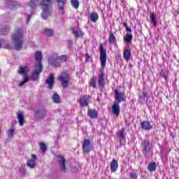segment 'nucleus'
Wrapping results in <instances>:
<instances>
[{"mask_svg": "<svg viewBox=\"0 0 179 179\" xmlns=\"http://www.w3.org/2000/svg\"><path fill=\"white\" fill-rule=\"evenodd\" d=\"M123 26H124L125 28H127V27H128V24H127V22H124V23H123Z\"/></svg>", "mask_w": 179, "mask_h": 179, "instance_id": "obj_48", "label": "nucleus"}, {"mask_svg": "<svg viewBox=\"0 0 179 179\" xmlns=\"http://www.w3.org/2000/svg\"><path fill=\"white\" fill-rule=\"evenodd\" d=\"M47 114V110L44 108H41L38 110V111L36 113V117L38 118V120H41L45 117V115Z\"/></svg>", "mask_w": 179, "mask_h": 179, "instance_id": "obj_16", "label": "nucleus"}, {"mask_svg": "<svg viewBox=\"0 0 179 179\" xmlns=\"http://www.w3.org/2000/svg\"><path fill=\"white\" fill-rule=\"evenodd\" d=\"M48 64L51 66H54V68H58L59 66V57H58L57 53H54L50 57Z\"/></svg>", "mask_w": 179, "mask_h": 179, "instance_id": "obj_7", "label": "nucleus"}, {"mask_svg": "<svg viewBox=\"0 0 179 179\" xmlns=\"http://www.w3.org/2000/svg\"><path fill=\"white\" fill-rule=\"evenodd\" d=\"M43 34H45L46 37H52L54 36V29L45 28L43 29Z\"/></svg>", "mask_w": 179, "mask_h": 179, "instance_id": "obj_26", "label": "nucleus"}, {"mask_svg": "<svg viewBox=\"0 0 179 179\" xmlns=\"http://www.w3.org/2000/svg\"><path fill=\"white\" fill-rule=\"evenodd\" d=\"M66 62L68 61V56L67 55H62L59 57V62Z\"/></svg>", "mask_w": 179, "mask_h": 179, "instance_id": "obj_37", "label": "nucleus"}, {"mask_svg": "<svg viewBox=\"0 0 179 179\" xmlns=\"http://www.w3.org/2000/svg\"><path fill=\"white\" fill-rule=\"evenodd\" d=\"M35 59L37 61V64H35V66H43L41 63L43 61V53L40 51L36 52L35 55Z\"/></svg>", "mask_w": 179, "mask_h": 179, "instance_id": "obj_14", "label": "nucleus"}, {"mask_svg": "<svg viewBox=\"0 0 179 179\" xmlns=\"http://www.w3.org/2000/svg\"><path fill=\"white\" fill-rule=\"evenodd\" d=\"M66 79V74L65 73H63V76H59L58 78V80H60L62 82V85L65 89L66 87H68V83L69 81Z\"/></svg>", "mask_w": 179, "mask_h": 179, "instance_id": "obj_19", "label": "nucleus"}, {"mask_svg": "<svg viewBox=\"0 0 179 179\" xmlns=\"http://www.w3.org/2000/svg\"><path fill=\"white\" fill-rule=\"evenodd\" d=\"M38 5H40V0H30L27 3V6L29 8L30 14H28L27 15V23H29L30 22L31 17L34 15L36 10L38 7Z\"/></svg>", "mask_w": 179, "mask_h": 179, "instance_id": "obj_4", "label": "nucleus"}, {"mask_svg": "<svg viewBox=\"0 0 179 179\" xmlns=\"http://www.w3.org/2000/svg\"><path fill=\"white\" fill-rule=\"evenodd\" d=\"M27 165L31 169H34V167H36V161L34 159H29L27 162Z\"/></svg>", "mask_w": 179, "mask_h": 179, "instance_id": "obj_34", "label": "nucleus"}, {"mask_svg": "<svg viewBox=\"0 0 179 179\" xmlns=\"http://www.w3.org/2000/svg\"><path fill=\"white\" fill-rule=\"evenodd\" d=\"M108 41L109 44H115V43H117V38H115V35H114V33L110 32L109 34V38L108 39Z\"/></svg>", "mask_w": 179, "mask_h": 179, "instance_id": "obj_27", "label": "nucleus"}, {"mask_svg": "<svg viewBox=\"0 0 179 179\" xmlns=\"http://www.w3.org/2000/svg\"><path fill=\"white\" fill-rule=\"evenodd\" d=\"M131 50L125 48L123 52V58L125 61H129L131 59Z\"/></svg>", "mask_w": 179, "mask_h": 179, "instance_id": "obj_23", "label": "nucleus"}, {"mask_svg": "<svg viewBox=\"0 0 179 179\" xmlns=\"http://www.w3.org/2000/svg\"><path fill=\"white\" fill-rule=\"evenodd\" d=\"M110 170L112 173H115L118 170V162L115 159H113L110 163Z\"/></svg>", "mask_w": 179, "mask_h": 179, "instance_id": "obj_22", "label": "nucleus"}, {"mask_svg": "<svg viewBox=\"0 0 179 179\" xmlns=\"http://www.w3.org/2000/svg\"><path fill=\"white\" fill-rule=\"evenodd\" d=\"M77 101L80 103L81 107H87L90 101V95H82L80 99H77Z\"/></svg>", "mask_w": 179, "mask_h": 179, "instance_id": "obj_8", "label": "nucleus"}, {"mask_svg": "<svg viewBox=\"0 0 179 179\" xmlns=\"http://www.w3.org/2000/svg\"><path fill=\"white\" fill-rule=\"evenodd\" d=\"M7 5L8 8H14L15 9H16V8H20V5L16 1H8L7 2Z\"/></svg>", "mask_w": 179, "mask_h": 179, "instance_id": "obj_32", "label": "nucleus"}, {"mask_svg": "<svg viewBox=\"0 0 179 179\" xmlns=\"http://www.w3.org/2000/svg\"><path fill=\"white\" fill-rule=\"evenodd\" d=\"M59 166L60 167V170L61 171H62V173H66V161H65V158H64V157H62V155H59Z\"/></svg>", "mask_w": 179, "mask_h": 179, "instance_id": "obj_10", "label": "nucleus"}, {"mask_svg": "<svg viewBox=\"0 0 179 179\" xmlns=\"http://www.w3.org/2000/svg\"><path fill=\"white\" fill-rule=\"evenodd\" d=\"M31 157H32V159H31V160H34L36 162V155L32 154Z\"/></svg>", "mask_w": 179, "mask_h": 179, "instance_id": "obj_46", "label": "nucleus"}, {"mask_svg": "<svg viewBox=\"0 0 179 179\" xmlns=\"http://www.w3.org/2000/svg\"><path fill=\"white\" fill-rule=\"evenodd\" d=\"M83 149L85 153L90 152V140L85 139L83 143Z\"/></svg>", "mask_w": 179, "mask_h": 179, "instance_id": "obj_17", "label": "nucleus"}, {"mask_svg": "<svg viewBox=\"0 0 179 179\" xmlns=\"http://www.w3.org/2000/svg\"><path fill=\"white\" fill-rule=\"evenodd\" d=\"M13 134H15V129L11 127L7 131V135L8 138H13Z\"/></svg>", "mask_w": 179, "mask_h": 179, "instance_id": "obj_36", "label": "nucleus"}, {"mask_svg": "<svg viewBox=\"0 0 179 179\" xmlns=\"http://www.w3.org/2000/svg\"><path fill=\"white\" fill-rule=\"evenodd\" d=\"M125 127L126 128L129 127V123L128 122V120H125Z\"/></svg>", "mask_w": 179, "mask_h": 179, "instance_id": "obj_45", "label": "nucleus"}, {"mask_svg": "<svg viewBox=\"0 0 179 179\" xmlns=\"http://www.w3.org/2000/svg\"><path fill=\"white\" fill-rule=\"evenodd\" d=\"M73 34H74L75 37L79 38L83 36V32L79 28V27H75L73 28Z\"/></svg>", "mask_w": 179, "mask_h": 179, "instance_id": "obj_21", "label": "nucleus"}, {"mask_svg": "<svg viewBox=\"0 0 179 179\" xmlns=\"http://www.w3.org/2000/svg\"><path fill=\"white\" fill-rule=\"evenodd\" d=\"M6 31H9V28H7V29H6Z\"/></svg>", "mask_w": 179, "mask_h": 179, "instance_id": "obj_50", "label": "nucleus"}, {"mask_svg": "<svg viewBox=\"0 0 179 179\" xmlns=\"http://www.w3.org/2000/svg\"><path fill=\"white\" fill-rule=\"evenodd\" d=\"M98 83L101 89H104V86L106 85V80L104 79V72L102 71H101V73L98 76Z\"/></svg>", "mask_w": 179, "mask_h": 179, "instance_id": "obj_13", "label": "nucleus"}, {"mask_svg": "<svg viewBox=\"0 0 179 179\" xmlns=\"http://www.w3.org/2000/svg\"><path fill=\"white\" fill-rule=\"evenodd\" d=\"M85 58L86 59H90V55H89V54H85Z\"/></svg>", "mask_w": 179, "mask_h": 179, "instance_id": "obj_47", "label": "nucleus"}, {"mask_svg": "<svg viewBox=\"0 0 179 179\" xmlns=\"http://www.w3.org/2000/svg\"><path fill=\"white\" fill-rule=\"evenodd\" d=\"M58 3L59 12L60 15H64V3H65V0H56Z\"/></svg>", "mask_w": 179, "mask_h": 179, "instance_id": "obj_25", "label": "nucleus"}, {"mask_svg": "<svg viewBox=\"0 0 179 179\" xmlns=\"http://www.w3.org/2000/svg\"><path fill=\"white\" fill-rule=\"evenodd\" d=\"M90 85V86L94 87V89L96 88V80L94 78H92Z\"/></svg>", "mask_w": 179, "mask_h": 179, "instance_id": "obj_41", "label": "nucleus"}, {"mask_svg": "<svg viewBox=\"0 0 179 179\" xmlns=\"http://www.w3.org/2000/svg\"><path fill=\"white\" fill-rule=\"evenodd\" d=\"M52 99L53 103H56V104H58V103H59V101H61V97L57 93L53 94V95L52 96Z\"/></svg>", "mask_w": 179, "mask_h": 179, "instance_id": "obj_33", "label": "nucleus"}, {"mask_svg": "<svg viewBox=\"0 0 179 179\" xmlns=\"http://www.w3.org/2000/svg\"><path fill=\"white\" fill-rule=\"evenodd\" d=\"M87 115L92 120H96L99 117V112L96 109H88Z\"/></svg>", "mask_w": 179, "mask_h": 179, "instance_id": "obj_18", "label": "nucleus"}, {"mask_svg": "<svg viewBox=\"0 0 179 179\" xmlns=\"http://www.w3.org/2000/svg\"><path fill=\"white\" fill-rule=\"evenodd\" d=\"M141 148L143 150V155L145 157H148V155L150 153V149L152 148V146L150 145V141H149L148 139H144L141 142Z\"/></svg>", "mask_w": 179, "mask_h": 179, "instance_id": "obj_6", "label": "nucleus"}, {"mask_svg": "<svg viewBox=\"0 0 179 179\" xmlns=\"http://www.w3.org/2000/svg\"><path fill=\"white\" fill-rule=\"evenodd\" d=\"M132 38H134V36L132 35V33H127L126 34V36L124 37V41L126 43H132Z\"/></svg>", "mask_w": 179, "mask_h": 179, "instance_id": "obj_31", "label": "nucleus"}, {"mask_svg": "<svg viewBox=\"0 0 179 179\" xmlns=\"http://www.w3.org/2000/svg\"><path fill=\"white\" fill-rule=\"evenodd\" d=\"M28 82H29V78L24 77L23 80L21 83H20L18 86L20 87H22V86H23V85H24V83H27Z\"/></svg>", "mask_w": 179, "mask_h": 179, "instance_id": "obj_39", "label": "nucleus"}, {"mask_svg": "<svg viewBox=\"0 0 179 179\" xmlns=\"http://www.w3.org/2000/svg\"><path fill=\"white\" fill-rule=\"evenodd\" d=\"M165 79L166 80V79H167V77H165Z\"/></svg>", "mask_w": 179, "mask_h": 179, "instance_id": "obj_51", "label": "nucleus"}, {"mask_svg": "<svg viewBox=\"0 0 179 179\" xmlns=\"http://www.w3.org/2000/svg\"><path fill=\"white\" fill-rule=\"evenodd\" d=\"M90 19L91 22H92L93 23H96V22L99 20V15L97 14V13L94 12L90 14Z\"/></svg>", "mask_w": 179, "mask_h": 179, "instance_id": "obj_29", "label": "nucleus"}, {"mask_svg": "<svg viewBox=\"0 0 179 179\" xmlns=\"http://www.w3.org/2000/svg\"><path fill=\"white\" fill-rule=\"evenodd\" d=\"M40 149L44 153L47 150V145L44 143H40Z\"/></svg>", "mask_w": 179, "mask_h": 179, "instance_id": "obj_38", "label": "nucleus"}, {"mask_svg": "<svg viewBox=\"0 0 179 179\" xmlns=\"http://www.w3.org/2000/svg\"><path fill=\"white\" fill-rule=\"evenodd\" d=\"M17 118L18 120V122L20 127H23V124H24V116L22 113V112L17 113Z\"/></svg>", "mask_w": 179, "mask_h": 179, "instance_id": "obj_24", "label": "nucleus"}, {"mask_svg": "<svg viewBox=\"0 0 179 179\" xmlns=\"http://www.w3.org/2000/svg\"><path fill=\"white\" fill-rule=\"evenodd\" d=\"M71 3L73 8H74L75 9H78V8H79V0H71Z\"/></svg>", "mask_w": 179, "mask_h": 179, "instance_id": "obj_35", "label": "nucleus"}, {"mask_svg": "<svg viewBox=\"0 0 179 179\" xmlns=\"http://www.w3.org/2000/svg\"><path fill=\"white\" fill-rule=\"evenodd\" d=\"M129 178L130 179H138V175L135 172H131L129 173Z\"/></svg>", "mask_w": 179, "mask_h": 179, "instance_id": "obj_40", "label": "nucleus"}, {"mask_svg": "<svg viewBox=\"0 0 179 179\" xmlns=\"http://www.w3.org/2000/svg\"><path fill=\"white\" fill-rule=\"evenodd\" d=\"M18 171H20V173H22V174H26L27 171L26 169H24V167L21 166L19 169Z\"/></svg>", "mask_w": 179, "mask_h": 179, "instance_id": "obj_42", "label": "nucleus"}, {"mask_svg": "<svg viewBox=\"0 0 179 179\" xmlns=\"http://www.w3.org/2000/svg\"><path fill=\"white\" fill-rule=\"evenodd\" d=\"M54 0H42L41 2V8L42 9L41 17L44 20H47L51 13H52V3Z\"/></svg>", "mask_w": 179, "mask_h": 179, "instance_id": "obj_3", "label": "nucleus"}, {"mask_svg": "<svg viewBox=\"0 0 179 179\" xmlns=\"http://www.w3.org/2000/svg\"><path fill=\"white\" fill-rule=\"evenodd\" d=\"M143 97H144V99H145V97H148V92H143Z\"/></svg>", "mask_w": 179, "mask_h": 179, "instance_id": "obj_44", "label": "nucleus"}, {"mask_svg": "<svg viewBox=\"0 0 179 179\" xmlns=\"http://www.w3.org/2000/svg\"><path fill=\"white\" fill-rule=\"evenodd\" d=\"M156 169H157L156 162H152L148 164V169L150 173H152V171H156Z\"/></svg>", "mask_w": 179, "mask_h": 179, "instance_id": "obj_28", "label": "nucleus"}, {"mask_svg": "<svg viewBox=\"0 0 179 179\" xmlns=\"http://www.w3.org/2000/svg\"><path fill=\"white\" fill-rule=\"evenodd\" d=\"M141 129L144 131H150V129H153V126L150 124V122L144 120L141 123Z\"/></svg>", "mask_w": 179, "mask_h": 179, "instance_id": "obj_15", "label": "nucleus"}, {"mask_svg": "<svg viewBox=\"0 0 179 179\" xmlns=\"http://www.w3.org/2000/svg\"><path fill=\"white\" fill-rule=\"evenodd\" d=\"M8 49H10V47H8Z\"/></svg>", "mask_w": 179, "mask_h": 179, "instance_id": "obj_52", "label": "nucleus"}, {"mask_svg": "<svg viewBox=\"0 0 179 179\" xmlns=\"http://www.w3.org/2000/svg\"><path fill=\"white\" fill-rule=\"evenodd\" d=\"M150 20L153 26L156 27V26H157V20H156V15H155V13H151V15H150Z\"/></svg>", "mask_w": 179, "mask_h": 179, "instance_id": "obj_30", "label": "nucleus"}, {"mask_svg": "<svg viewBox=\"0 0 179 179\" xmlns=\"http://www.w3.org/2000/svg\"><path fill=\"white\" fill-rule=\"evenodd\" d=\"M124 132H125V129H122L117 135L120 145H124L127 141V138H125V134Z\"/></svg>", "mask_w": 179, "mask_h": 179, "instance_id": "obj_12", "label": "nucleus"}, {"mask_svg": "<svg viewBox=\"0 0 179 179\" xmlns=\"http://www.w3.org/2000/svg\"><path fill=\"white\" fill-rule=\"evenodd\" d=\"M126 31H129V33H132V29L131 27H126Z\"/></svg>", "mask_w": 179, "mask_h": 179, "instance_id": "obj_43", "label": "nucleus"}, {"mask_svg": "<svg viewBox=\"0 0 179 179\" xmlns=\"http://www.w3.org/2000/svg\"><path fill=\"white\" fill-rule=\"evenodd\" d=\"M115 101L112 106V113L114 114V115H116V117H118L120 115V103L122 101H125L127 100V96L125 95V92H120L118 90H115Z\"/></svg>", "mask_w": 179, "mask_h": 179, "instance_id": "obj_1", "label": "nucleus"}, {"mask_svg": "<svg viewBox=\"0 0 179 179\" xmlns=\"http://www.w3.org/2000/svg\"><path fill=\"white\" fill-rule=\"evenodd\" d=\"M45 85L48 86V89H50L52 90V87H54V76L52 74H50L45 81Z\"/></svg>", "mask_w": 179, "mask_h": 179, "instance_id": "obj_11", "label": "nucleus"}, {"mask_svg": "<svg viewBox=\"0 0 179 179\" xmlns=\"http://www.w3.org/2000/svg\"><path fill=\"white\" fill-rule=\"evenodd\" d=\"M100 61L102 69H106V64H107V50L103 47V43L99 45Z\"/></svg>", "mask_w": 179, "mask_h": 179, "instance_id": "obj_5", "label": "nucleus"}, {"mask_svg": "<svg viewBox=\"0 0 179 179\" xmlns=\"http://www.w3.org/2000/svg\"><path fill=\"white\" fill-rule=\"evenodd\" d=\"M11 40L16 51H20L23 46V29L17 28L12 34Z\"/></svg>", "mask_w": 179, "mask_h": 179, "instance_id": "obj_2", "label": "nucleus"}, {"mask_svg": "<svg viewBox=\"0 0 179 179\" xmlns=\"http://www.w3.org/2000/svg\"><path fill=\"white\" fill-rule=\"evenodd\" d=\"M41 72H43V66H35V70L31 73V79L32 80H37Z\"/></svg>", "mask_w": 179, "mask_h": 179, "instance_id": "obj_9", "label": "nucleus"}, {"mask_svg": "<svg viewBox=\"0 0 179 179\" xmlns=\"http://www.w3.org/2000/svg\"><path fill=\"white\" fill-rule=\"evenodd\" d=\"M17 72L20 75H24V76H26V75H28L29 72H30V69H29V67L27 66H19Z\"/></svg>", "mask_w": 179, "mask_h": 179, "instance_id": "obj_20", "label": "nucleus"}, {"mask_svg": "<svg viewBox=\"0 0 179 179\" xmlns=\"http://www.w3.org/2000/svg\"><path fill=\"white\" fill-rule=\"evenodd\" d=\"M1 34H5V33L3 32V29H2L1 30Z\"/></svg>", "mask_w": 179, "mask_h": 179, "instance_id": "obj_49", "label": "nucleus"}]
</instances>
